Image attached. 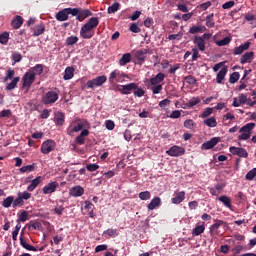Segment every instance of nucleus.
<instances>
[{
    "instance_id": "864d4df0",
    "label": "nucleus",
    "mask_w": 256,
    "mask_h": 256,
    "mask_svg": "<svg viewBox=\"0 0 256 256\" xmlns=\"http://www.w3.org/2000/svg\"><path fill=\"white\" fill-rule=\"evenodd\" d=\"M184 80L186 81V83H188V85H195L197 83V78L193 75H188L184 77Z\"/></svg>"
},
{
    "instance_id": "4d7b16f0",
    "label": "nucleus",
    "mask_w": 256,
    "mask_h": 256,
    "mask_svg": "<svg viewBox=\"0 0 256 256\" xmlns=\"http://www.w3.org/2000/svg\"><path fill=\"white\" fill-rule=\"evenodd\" d=\"M213 114V108L208 107L206 108L203 113L200 114L201 119H206V117H209V115Z\"/></svg>"
},
{
    "instance_id": "7c9ffc66",
    "label": "nucleus",
    "mask_w": 256,
    "mask_h": 256,
    "mask_svg": "<svg viewBox=\"0 0 256 256\" xmlns=\"http://www.w3.org/2000/svg\"><path fill=\"white\" fill-rule=\"evenodd\" d=\"M11 25H12L13 29H19L21 27V25H23V17L16 16L12 20Z\"/></svg>"
},
{
    "instance_id": "4be33fe9",
    "label": "nucleus",
    "mask_w": 256,
    "mask_h": 256,
    "mask_svg": "<svg viewBox=\"0 0 256 256\" xmlns=\"http://www.w3.org/2000/svg\"><path fill=\"white\" fill-rule=\"evenodd\" d=\"M255 59L254 52H246L244 55L241 56L240 63L241 65H245V63H251Z\"/></svg>"
},
{
    "instance_id": "f03ea898",
    "label": "nucleus",
    "mask_w": 256,
    "mask_h": 256,
    "mask_svg": "<svg viewBox=\"0 0 256 256\" xmlns=\"http://www.w3.org/2000/svg\"><path fill=\"white\" fill-rule=\"evenodd\" d=\"M125 79H129V75L121 72L119 69H115L110 73L108 81L113 85V83H125Z\"/></svg>"
},
{
    "instance_id": "72a5a7b5",
    "label": "nucleus",
    "mask_w": 256,
    "mask_h": 256,
    "mask_svg": "<svg viewBox=\"0 0 256 256\" xmlns=\"http://www.w3.org/2000/svg\"><path fill=\"white\" fill-rule=\"evenodd\" d=\"M202 233H205V225L196 226L192 230L193 237H197V236L201 235Z\"/></svg>"
},
{
    "instance_id": "6e6d98bb",
    "label": "nucleus",
    "mask_w": 256,
    "mask_h": 256,
    "mask_svg": "<svg viewBox=\"0 0 256 256\" xmlns=\"http://www.w3.org/2000/svg\"><path fill=\"white\" fill-rule=\"evenodd\" d=\"M247 181H253L256 177V168H253L246 174Z\"/></svg>"
},
{
    "instance_id": "a211bd4d",
    "label": "nucleus",
    "mask_w": 256,
    "mask_h": 256,
    "mask_svg": "<svg viewBox=\"0 0 256 256\" xmlns=\"http://www.w3.org/2000/svg\"><path fill=\"white\" fill-rule=\"evenodd\" d=\"M41 183H43V177L41 176L36 177L31 181L30 185H28L27 191H29L30 193L35 191V189H37V187H39Z\"/></svg>"
},
{
    "instance_id": "f257e3e1",
    "label": "nucleus",
    "mask_w": 256,
    "mask_h": 256,
    "mask_svg": "<svg viewBox=\"0 0 256 256\" xmlns=\"http://www.w3.org/2000/svg\"><path fill=\"white\" fill-rule=\"evenodd\" d=\"M99 19L97 17L90 18L80 29V37L82 39H92L95 36L94 29H97Z\"/></svg>"
},
{
    "instance_id": "a19ab883",
    "label": "nucleus",
    "mask_w": 256,
    "mask_h": 256,
    "mask_svg": "<svg viewBox=\"0 0 256 256\" xmlns=\"http://www.w3.org/2000/svg\"><path fill=\"white\" fill-rule=\"evenodd\" d=\"M20 221L22 223H25V221H29V213L25 210H23L20 215H19V218L17 220V223H20Z\"/></svg>"
},
{
    "instance_id": "4468645a",
    "label": "nucleus",
    "mask_w": 256,
    "mask_h": 256,
    "mask_svg": "<svg viewBox=\"0 0 256 256\" xmlns=\"http://www.w3.org/2000/svg\"><path fill=\"white\" fill-rule=\"evenodd\" d=\"M209 34L194 37V44L198 47L199 51H205V39H208Z\"/></svg>"
},
{
    "instance_id": "7ed1b4c3",
    "label": "nucleus",
    "mask_w": 256,
    "mask_h": 256,
    "mask_svg": "<svg viewBox=\"0 0 256 256\" xmlns=\"http://www.w3.org/2000/svg\"><path fill=\"white\" fill-rule=\"evenodd\" d=\"M255 129V123L250 122L248 124H245L243 127L240 128L239 133H241L238 136L239 141H247V139L251 138V131Z\"/></svg>"
},
{
    "instance_id": "69168bd1",
    "label": "nucleus",
    "mask_w": 256,
    "mask_h": 256,
    "mask_svg": "<svg viewBox=\"0 0 256 256\" xmlns=\"http://www.w3.org/2000/svg\"><path fill=\"white\" fill-rule=\"evenodd\" d=\"M26 227H28L29 230L35 229V230H40L41 229V222H34L32 224H27Z\"/></svg>"
},
{
    "instance_id": "473e14b6",
    "label": "nucleus",
    "mask_w": 256,
    "mask_h": 256,
    "mask_svg": "<svg viewBox=\"0 0 256 256\" xmlns=\"http://www.w3.org/2000/svg\"><path fill=\"white\" fill-rule=\"evenodd\" d=\"M127 63H131V54L130 53L124 54L119 60V65H121L122 67L127 65Z\"/></svg>"
},
{
    "instance_id": "ea45409f",
    "label": "nucleus",
    "mask_w": 256,
    "mask_h": 256,
    "mask_svg": "<svg viewBox=\"0 0 256 256\" xmlns=\"http://www.w3.org/2000/svg\"><path fill=\"white\" fill-rule=\"evenodd\" d=\"M65 123V114L62 112H58L57 117H56V125L59 127H62V125Z\"/></svg>"
},
{
    "instance_id": "2f4dec72",
    "label": "nucleus",
    "mask_w": 256,
    "mask_h": 256,
    "mask_svg": "<svg viewBox=\"0 0 256 256\" xmlns=\"http://www.w3.org/2000/svg\"><path fill=\"white\" fill-rule=\"evenodd\" d=\"M36 167H37V164L33 163L31 165L21 167L19 171L20 173H33Z\"/></svg>"
},
{
    "instance_id": "cd10ccee",
    "label": "nucleus",
    "mask_w": 256,
    "mask_h": 256,
    "mask_svg": "<svg viewBox=\"0 0 256 256\" xmlns=\"http://www.w3.org/2000/svg\"><path fill=\"white\" fill-rule=\"evenodd\" d=\"M218 201H220V203H223L224 207H227V209H231L233 207V205L231 204V198L226 195L220 196L218 198Z\"/></svg>"
},
{
    "instance_id": "2eb2a0df",
    "label": "nucleus",
    "mask_w": 256,
    "mask_h": 256,
    "mask_svg": "<svg viewBox=\"0 0 256 256\" xmlns=\"http://www.w3.org/2000/svg\"><path fill=\"white\" fill-rule=\"evenodd\" d=\"M219 141H221L220 137H213L209 141L202 144V149H204V151H209V149H213V147H215Z\"/></svg>"
},
{
    "instance_id": "9b49d317",
    "label": "nucleus",
    "mask_w": 256,
    "mask_h": 256,
    "mask_svg": "<svg viewBox=\"0 0 256 256\" xmlns=\"http://www.w3.org/2000/svg\"><path fill=\"white\" fill-rule=\"evenodd\" d=\"M185 153V148L174 145L169 150L166 151V154L170 157H181Z\"/></svg>"
},
{
    "instance_id": "f704fd0d",
    "label": "nucleus",
    "mask_w": 256,
    "mask_h": 256,
    "mask_svg": "<svg viewBox=\"0 0 256 256\" xmlns=\"http://www.w3.org/2000/svg\"><path fill=\"white\" fill-rule=\"evenodd\" d=\"M20 245L24 249H27V251H37V249L34 246L27 244V242L25 241V238L23 237H20Z\"/></svg>"
},
{
    "instance_id": "39448f33",
    "label": "nucleus",
    "mask_w": 256,
    "mask_h": 256,
    "mask_svg": "<svg viewBox=\"0 0 256 256\" xmlns=\"http://www.w3.org/2000/svg\"><path fill=\"white\" fill-rule=\"evenodd\" d=\"M72 15V17H74V15H77V10H73V8H64L61 11H59L55 17L57 19V21H67L69 20V16Z\"/></svg>"
},
{
    "instance_id": "1a4fd4ad",
    "label": "nucleus",
    "mask_w": 256,
    "mask_h": 256,
    "mask_svg": "<svg viewBox=\"0 0 256 256\" xmlns=\"http://www.w3.org/2000/svg\"><path fill=\"white\" fill-rule=\"evenodd\" d=\"M73 10L76 11L74 17H76L77 21H85L87 17H91V15H93V12L89 9L73 8Z\"/></svg>"
},
{
    "instance_id": "58836bf2",
    "label": "nucleus",
    "mask_w": 256,
    "mask_h": 256,
    "mask_svg": "<svg viewBox=\"0 0 256 256\" xmlns=\"http://www.w3.org/2000/svg\"><path fill=\"white\" fill-rule=\"evenodd\" d=\"M78 41H79V37L72 35L66 39V45L67 47H71L75 45Z\"/></svg>"
},
{
    "instance_id": "c03bdc74",
    "label": "nucleus",
    "mask_w": 256,
    "mask_h": 256,
    "mask_svg": "<svg viewBox=\"0 0 256 256\" xmlns=\"http://www.w3.org/2000/svg\"><path fill=\"white\" fill-rule=\"evenodd\" d=\"M231 43V37H225L222 40H218L216 42V45H218V47H225V45H229Z\"/></svg>"
},
{
    "instance_id": "09e8293b",
    "label": "nucleus",
    "mask_w": 256,
    "mask_h": 256,
    "mask_svg": "<svg viewBox=\"0 0 256 256\" xmlns=\"http://www.w3.org/2000/svg\"><path fill=\"white\" fill-rule=\"evenodd\" d=\"M151 91L153 95H159V93L163 91V85L162 84L153 85V87L151 88Z\"/></svg>"
},
{
    "instance_id": "c9c22d12",
    "label": "nucleus",
    "mask_w": 256,
    "mask_h": 256,
    "mask_svg": "<svg viewBox=\"0 0 256 256\" xmlns=\"http://www.w3.org/2000/svg\"><path fill=\"white\" fill-rule=\"evenodd\" d=\"M205 26H192L189 29V33H191V35H197V33H203V31H205Z\"/></svg>"
},
{
    "instance_id": "de8ad7c7",
    "label": "nucleus",
    "mask_w": 256,
    "mask_h": 256,
    "mask_svg": "<svg viewBox=\"0 0 256 256\" xmlns=\"http://www.w3.org/2000/svg\"><path fill=\"white\" fill-rule=\"evenodd\" d=\"M0 43H1V45H7V43H9L8 32H4V33L0 34Z\"/></svg>"
},
{
    "instance_id": "37998d69",
    "label": "nucleus",
    "mask_w": 256,
    "mask_h": 256,
    "mask_svg": "<svg viewBox=\"0 0 256 256\" xmlns=\"http://www.w3.org/2000/svg\"><path fill=\"white\" fill-rule=\"evenodd\" d=\"M14 197L13 196H8L4 201L2 202V206L5 207V209H9L11 205H13Z\"/></svg>"
},
{
    "instance_id": "6ab92c4d",
    "label": "nucleus",
    "mask_w": 256,
    "mask_h": 256,
    "mask_svg": "<svg viewBox=\"0 0 256 256\" xmlns=\"http://www.w3.org/2000/svg\"><path fill=\"white\" fill-rule=\"evenodd\" d=\"M147 52V49L136 51L135 57L140 65H143V63H145V59H147Z\"/></svg>"
},
{
    "instance_id": "393cba45",
    "label": "nucleus",
    "mask_w": 256,
    "mask_h": 256,
    "mask_svg": "<svg viewBox=\"0 0 256 256\" xmlns=\"http://www.w3.org/2000/svg\"><path fill=\"white\" fill-rule=\"evenodd\" d=\"M226 75H227V67L221 68V70L217 73L216 83H218V85H221Z\"/></svg>"
},
{
    "instance_id": "0e129e2a",
    "label": "nucleus",
    "mask_w": 256,
    "mask_h": 256,
    "mask_svg": "<svg viewBox=\"0 0 256 256\" xmlns=\"http://www.w3.org/2000/svg\"><path fill=\"white\" fill-rule=\"evenodd\" d=\"M145 95V90L143 88H139L137 85V89L134 90V96L135 97H143Z\"/></svg>"
},
{
    "instance_id": "338daca9",
    "label": "nucleus",
    "mask_w": 256,
    "mask_h": 256,
    "mask_svg": "<svg viewBox=\"0 0 256 256\" xmlns=\"http://www.w3.org/2000/svg\"><path fill=\"white\" fill-rule=\"evenodd\" d=\"M129 29L132 33H141V28H139L137 23H132Z\"/></svg>"
},
{
    "instance_id": "4c0bfd02",
    "label": "nucleus",
    "mask_w": 256,
    "mask_h": 256,
    "mask_svg": "<svg viewBox=\"0 0 256 256\" xmlns=\"http://www.w3.org/2000/svg\"><path fill=\"white\" fill-rule=\"evenodd\" d=\"M203 123L207 127L213 128V127L217 126V119H215V117H210V118H207L206 120H204Z\"/></svg>"
},
{
    "instance_id": "b1692460",
    "label": "nucleus",
    "mask_w": 256,
    "mask_h": 256,
    "mask_svg": "<svg viewBox=\"0 0 256 256\" xmlns=\"http://www.w3.org/2000/svg\"><path fill=\"white\" fill-rule=\"evenodd\" d=\"M88 136H89V130H87V129L82 130L80 135L76 137L75 141H76L77 145H84L85 137H88Z\"/></svg>"
},
{
    "instance_id": "603ef678",
    "label": "nucleus",
    "mask_w": 256,
    "mask_h": 256,
    "mask_svg": "<svg viewBox=\"0 0 256 256\" xmlns=\"http://www.w3.org/2000/svg\"><path fill=\"white\" fill-rule=\"evenodd\" d=\"M121 7V4H119V2H115L113 5H111L108 8V13H117L118 9Z\"/></svg>"
},
{
    "instance_id": "423d86ee",
    "label": "nucleus",
    "mask_w": 256,
    "mask_h": 256,
    "mask_svg": "<svg viewBox=\"0 0 256 256\" xmlns=\"http://www.w3.org/2000/svg\"><path fill=\"white\" fill-rule=\"evenodd\" d=\"M107 83V76H97L92 80H88L86 83L87 89H94L95 87H101L103 84Z\"/></svg>"
},
{
    "instance_id": "f8f14e48",
    "label": "nucleus",
    "mask_w": 256,
    "mask_h": 256,
    "mask_svg": "<svg viewBox=\"0 0 256 256\" xmlns=\"http://www.w3.org/2000/svg\"><path fill=\"white\" fill-rule=\"evenodd\" d=\"M229 151L230 153H232V155H237L238 157H242L244 159H247V157H249V153L247 152V150L242 147L231 146L229 148Z\"/></svg>"
},
{
    "instance_id": "20e7f679",
    "label": "nucleus",
    "mask_w": 256,
    "mask_h": 256,
    "mask_svg": "<svg viewBox=\"0 0 256 256\" xmlns=\"http://www.w3.org/2000/svg\"><path fill=\"white\" fill-rule=\"evenodd\" d=\"M57 101H59V90H50L42 96V103L44 105H53V103H57Z\"/></svg>"
},
{
    "instance_id": "5fc2aeb1",
    "label": "nucleus",
    "mask_w": 256,
    "mask_h": 256,
    "mask_svg": "<svg viewBox=\"0 0 256 256\" xmlns=\"http://www.w3.org/2000/svg\"><path fill=\"white\" fill-rule=\"evenodd\" d=\"M18 197H20L22 201H29V199H31V193L27 191L19 192Z\"/></svg>"
},
{
    "instance_id": "8fccbe9b",
    "label": "nucleus",
    "mask_w": 256,
    "mask_h": 256,
    "mask_svg": "<svg viewBox=\"0 0 256 256\" xmlns=\"http://www.w3.org/2000/svg\"><path fill=\"white\" fill-rule=\"evenodd\" d=\"M239 77H241V75L239 74V72H234L230 75L229 78V83L231 84H235L237 83V81H239Z\"/></svg>"
},
{
    "instance_id": "5701e85b",
    "label": "nucleus",
    "mask_w": 256,
    "mask_h": 256,
    "mask_svg": "<svg viewBox=\"0 0 256 256\" xmlns=\"http://www.w3.org/2000/svg\"><path fill=\"white\" fill-rule=\"evenodd\" d=\"M45 33V24L40 23L33 27V37H39Z\"/></svg>"
},
{
    "instance_id": "13d9d810",
    "label": "nucleus",
    "mask_w": 256,
    "mask_h": 256,
    "mask_svg": "<svg viewBox=\"0 0 256 256\" xmlns=\"http://www.w3.org/2000/svg\"><path fill=\"white\" fill-rule=\"evenodd\" d=\"M13 77H15V70L9 68L7 70L6 76L4 78L5 83H6V81L13 79Z\"/></svg>"
},
{
    "instance_id": "a878e982",
    "label": "nucleus",
    "mask_w": 256,
    "mask_h": 256,
    "mask_svg": "<svg viewBox=\"0 0 256 256\" xmlns=\"http://www.w3.org/2000/svg\"><path fill=\"white\" fill-rule=\"evenodd\" d=\"M165 81V74L158 73L155 77L150 79L151 85H159V83H163Z\"/></svg>"
},
{
    "instance_id": "bf43d9fd",
    "label": "nucleus",
    "mask_w": 256,
    "mask_h": 256,
    "mask_svg": "<svg viewBox=\"0 0 256 256\" xmlns=\"http://www.w3.org/2000/svg\"><path fill=\"white\" fill-rule=\"evenodd\" d=\"M13 115L10 109L2 110L0 112V118L5 119L7 117L8 119Z\"/></svg>"
},
{
    "instance_id": "ddd939ff",
    "label": "nucleus",
    "mask_w": 256,
    "mask_h": 256,
    "mask_svg": "<svg viewBox=\"0 0 256 256\" xmlns=\"http://www.w3.org/2000/svg\"><path fill=\"white\" fill-rule=\"evenodd\" d=\"M59 188L58 182H49L47 185H45L42 189V193L44 195H51V193H55L57 189Z\"/></svg>"
},
{
    "instance_id": "79ce46f5",
    "label": "nucleus",
    "mask_w": 256,
    "mask_h": 256,
    "mask_svg": "<svg viewBox=\"0 0 256 256\" xmlns=\"http://www.w3.org/2000/svg\"><path fill=\"white\" fill-rule=\"evenodd\" d=\"M213 17V13L206 17V27H209V29L215 27V20L213 19Z\"/></svg>"
},
{
    "instance_id": "680f3d73",
    "label": "nucleus",
    "mask_w": 256,
    "mask_h": 256,
    "mask_svg": "<svg viewBox=\"0 0 256 256\" xmlns=\"http://www.w3.org/2000/svg\"><path fill=\"white\" fill-rule=\"evenodd\" d=\"M195 121H193L192 119H188L184 121V127L185 129H193V127H195Z\"/></svg>"
},
{
    "instance_id": "412c9836",
    "label": "nucleus",
    "mask_w": 256,
    "mask_h": 256,
    "mask_svg": "<svg viewBox=\"0 0 256 256\" xmlns=\"http://www.w3.org/2000/svg\"><path fill=\"white\" fill-rule=\"evenodd\" d=\"M249 47H251V42H245L234 49L233 55H241L243 52L247 51Z\"/></svg>"
},
{
    "instance_id": "49530a36",
    "label": "nucleus",
    "mask_w": 256,
    "mask_h": 256,
    "mask_svg": "<svg viewBox=\"0 0 256 256\" xmlns=\"http://www.w3.org/2000/svg\"><path fill=\"white\" fill-rule=\"evenodd\" d=\"M139 199H141V201H149V199H151V192L149 191L140 192Z\"/></svg>"
},
{
    "instance_id": "bb28decb",
    "label": "nucleus",
    "mask_w": 256,
    "mask_h": 256,
    "mask_svg": "<svg viewBox=\"0 0 256 256\" xmlns=\"http://www.w3.org/2000/svg\"><path fill=\"white\" fill-rule=\"evenodd\" d=\"M74 75H75V68L67 67L65 69L63 79H64V81H69L70 79H73Z\"/></svg>"
},
{
    "instance_id": "0eeeda50",
    "label": "nucleus",
    "mask_w": 256,
    "mask_h": 256,
    "mask_svg": "<svg viewBox=\"0 0 256 256\" xmlns=\"http://www.w3.org/2000/svg\"><path fill=\"white\" fill-rule=\"evenodd\" d=\"M135 89H137V83H134V82L126 85H118L116 87V91H119L121 95H131V93H133Z\"/></svg>"
},
{
    "instance_id": "9d476101",
    "label": "nucleus",
    "mask_w": 256,
    "mask_h": 256,
    "mask_svg": "<svg viewBox=\"0 0 256 256\" xmlns=\"http://www.w3.org/2000/svg\"><path fill=\"white\" fill-rule=\"evenodd\" d=\"M23 89H30L33 83H35V74H31L29 71L26 72L22 78Z\"/></svg>"
},
{
    "instance_id": "3c124183",
    "label": "nucleus",
    "mask_w": 256,
    "mask_h": 256,
    "mask_svg": "<svg viewBox=\"0 0 256 256\" xmlns=\"http://www.w3.org/2000/svg\"><path fill=\"white\" fill-rule=\"evenodd\" d=\"M221 225H225V221H223V220H217L216 223H214V224L210 227V233H213V231L219 229V227H221Z\"/></svg>"
},
{
    "instance_id": "052dcab7",
    "label": "nucleus",
    "mask_w": 256,
    "mask_h": 256,
    "mask_svg": "<svg viewBox=\"0 0 256 256\" xmlns=\"http://www.w3.org/2000/svg\"><path fill=\"white\" fill-rule=\"evenodd\" d=\"M23 205H25V201H23V199L20 198V196H18L16 199H14L13 207H23Z\"/></svg>"
},
{
    "instance_id": "dca6fc26",
    "label": "nucleus",
    "mask_w": 256,
    "mask_h": 256,
    "mask_svg": "<svg viewBox=\"0 0 256 256\" xmlns=\"http://www.w3.org/2000/svg\"><path fill=\"white\" fill-rule=\"evenodd\" d=\"M85 194V189L81 186H74L70 188L69 195L71 197H82Z\"/></svg>"
},
{
    "instance_id": "e433bc0d",
    "label": "nucleus",
    "mask_w": 256,
    "mask_h": 256,
    "mask_svg": "<svg viewBox=\"0 0 256 256\" xmlns=\"http://www.w3.org/2000/svg\"><path fill=\"white\" fill-rule=\"evenodd\" d=\"M103 235H108V237L115 238L119 236V231L117 229L109 228L103 232Z\"/></svg>"
},
{
    "instance_id": "774afa93",
    "label": "nucleus",
    "mask_w": 256,
    "mask_h": 256,
    "mask_svg": "<svg viewBox=\"0 0 256 256\" xmlns=\"http://www.w3.org/2000/svg\"><path fill=\"white\" fill-rule=\"evenodd\" d=\"M201 103V99L193 97L189 102V107H195V105H199Z\"/></svg>"
},
{
    "instance_id": "a18cd8bd",
    "label": "nucleus",
    "mask_w": 256,
    "mask_h": 256,
    "mask_svg": "<svg viewBox=\"0 0 256 256\" xmlns=\"http://www.w3.org/2000/svg\"><path fill=\"white\" fill-rule=\"evenodd\" d=\"M22 60H23V55H21V53L14 52L12 54V61H14L13 65H15V63H21Z\"/></svg>"
},
{
    "instance_id": "aec40b11",
    "label": "nucleus",
    "mask_w": 256,
    "mask_h": 256,
    "mask_svg": "<svg viewBox=\"0 0 256 256\" xmlns=\"http://www.w3.org/2000/svg\"><path fill=\"white\" fill-rule=\"evenodd\" d=\"M157 207H161V198L156 196L147 205V209L148 211H154Z\"/></svg>"
},
{
    "instance_id": "6e6552de",
    "label": "nucleus",
    "mask_w": 256,
    "mask_h": 256,
    "mask_svg": "<svg viewBox=\"0 0 256 256\" xmlns=\"http://www.w3.org/2000/svg\"><path fill=\"white\" fill-rule=\"evenodd\" d=\"M55 147H57V143L54 140H46L42 143L41 153H43V155H49L51 151H55Z\"/></svg>"
},
{
    "instance_id": "f3484780",
    "label": "nucleus",
    "mask_w": 256,
    "mask_h": 256,
    "mask_svg": "<svg viewBox=\"0 0 256 256\" xmlns=\"http://www.w3.org/2000/svg\"><path fill=\"white\" fill-rule=\"evenodd\" d=\"M185 201V191L175 192V197L171 199L173 205H181Z\"/></svg>"
},
{
    "instance_id": "e2e57ef3",
    "label": "nucleus",
    "mask_w": 256,
    "mask_h": 256,
    "mask_svg": "<svg viewBox=\"0 0 256 256\" xmlns=\"http://www.w3.org/2000/svg\"><path fill=\"white\" fill-rule=\"evenodd\" d=\"M238 99L242 105H245L246 103H249V101H251V98H247V95H245V94H240L238 96Z\"/></svg>"
},
{
    "instance_id": "c756f323",
    "label": "nucleus",
    "mask_w": 256,
    "mask_h": 256,
    "mask_svg": "<svg viewBox=\"0 0 256 256\" xmlns=\"http://www.w3.org/2000/svg\"><path fill=\"white\" fill-rule=\"evenodd\" d=\"M29 72L34 75H41L43 74V66L42 64H37L34 67L29 69Z\"/></svg>"
},
{
    "instance_id": "c85d7f7f",
    "label": "nucleus",
    "mask_w": 256,
    "mask_h": 256,
    "mask_svg": "<svg viewBox=\"0 0 256 256\" xmlns=\"http://www.w3.org/2000/svg\"><path fill=\"white\" fill-rule=\"evenodd\" d=\"M21 81V78L19 76L14 77L10 83L7 84L6 90L7 91H13V89L17 88V83Z\"/></svg>"
}]
</instances>
